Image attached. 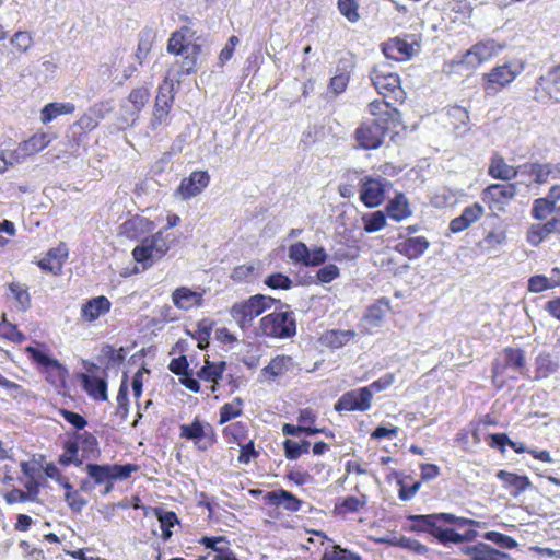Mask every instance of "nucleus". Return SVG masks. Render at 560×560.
Wrapping results in <instances>:
<instances>
[{"label": "nucleus", "instance_id": "33", "mask_svg": "<svg viewBox=\"0 0 560 560\" xmlns=\"http://www.w3.org/2000/svg\"><path fill=\"white\" fill-rule=\"evenodd\" d=\"M83 389L96 400L107 399V383L104 378L91 376L84 373L80 374Z\"/></svg>", "mask_w": 560, "mask_h": 560}, {"label": "nucleus", "instance_id": "35", "mask_svg": "<svg viewBox=\"0 0 560 560\" xmlns=\"http://www.w3.org/2000/svg\"><path fill=\"white\" fill-rule=\"evenodd\" d=\"M74 436L79 443L80 451L82 452V458L94 459L100 453L98 441L95 435L91 432H75Z\"/></svg>", "mask_w": 560, "mask_h": 560}, {"label": "nucleus", "instance_id": "37", "mask_svg": "<svg viewBox=\"0 0 560 560\" xmlns=\"http://www.w3.org/2000/svg\"><path fill=\"white\" fill-rule=\"evenodd\" d=\"M354 330H329L326 331L322 337V342L326 347L336 350L342 348L355 337Z\"/></svg>", "mask_w": 560, "mask_h": 560}, {"label": "nucleus", "instance_id": "13", "mask_svg": "<svg viewBox=\"0 0 560 560\" xmlns=\"http://www.w3.org/2000/svg\"><path fill=\"white\" fill-rule=\"evenodd\" d=\"M209 183L210 175L207 171H195L182 179L175 194L183 200H189L200 195Z\"/></svg>", "mask_w": 560, "mask_h": 560}, {"label": "nucleus", "instance_id": "39", "mask_svg": "<svg viewBox=\"0 0 560 560\" xmlns=\"http://www.w3.org/2000/svg\"><path fill=\"white\" fill-rule=\"evenodd\" d=\"M62 488L66 490L65 501L67 502L69 509L73 513H80L86 505L88 501L83 498L80 490L73 488L69 479H62Z\"/></svg>", "mask_w": 560, "mask_h": 560}, {"label": "nucleus", "instance_id": "55", "mask_svg": "<svg viewBox=\"0 0 560 560\" xmlns=\"http://www.w3.org/2000/svg\"><path fill=\"white\" fill-rule=\"evenodd\" d=\"M549 235H550V233L548 232V230L545 228V225L541 222H539L536 224H532L529 226L527 234H526V241L532 246H538Z\"/></svg>", "mask_w": 560, "mask_h": 560}, {"label": "nucleus", "instance_id": "61", "mask_svg": "<svg viewBox=\"0 0 560 560\" xmlns=\"http://www.w3.org/2000/svg\"><path fill=\"white\" fill-rule=\"evenodd\" d=\"M308 254V247L302 242H298L289 247V257L294 262H299L306 266Z\"/></svg>", "mask_w": 560, "mask_h": 560}, {"label": "nucleus", "instance_id": "20", "mask_svg": "<svg viewBox=\"0 0 560 560\" xmlns=\"http://www.w3.org/2000/svg\"><path fill=\"white\" fill-rule=\"evenodd\" d=\"M112 303L104 296L100 295L88 300L81 306V318L85 322H94L102 315L107 314L110 311Z\"/></svg>", "mask_w": 560, "mask_h": 560}, {"label": "nucleus", "instance_id": "44", "mask_svg": "<svg viewBox=\"0 0 560 560\" xmlns=\"http://www.w3.org/2000/svg\"><path fill=\"white\" fill-rule=\"evenodd\" d=\"M558 363L552 359L549 353H540L536 358V373L538 377H548L556 373Z\"/></svg>", "mask_w": 560, "mask_h": 560}, {"label": "nucleus", "instance_id": "11", "mask_svg": "<svg viewBox=\"0 0 560 560\" xmlns=\"http://www.w3.org/2000/svg\"><path fill=\"white\" fill-rule=\"evenodd\" d=\"M389 126L378 121L364 122L355 130L358 145L364 150H374L381 147Z\"/></svg>", "mask_w": 560, "mask_h": 560}, {"label": "nucleus", "instance_id": "60", "mask_svg": "<svg viewBox=\"0 0 560 560\" xmlns=\"http://www.w3.org/2000/svg\"><path fill=\"white\" fill-rule=\"evenodd\" d=\"M199 544L203 545L208 549L213 550L215 555L224 551L225 547L230 546V542L224 536H203L199 539Z\"/></svg>", "mask_w": 560, "mask_h": 560}, {"label": "nucleus", "instance_id": "5", "mask_svg": "<svg viewBox=\"0 0 560 560\" xmlns=\"http://www.w3.org/2000/svg\"><path fill=\"white\" fill-rule=\"evenodd\" d=\"M138 468L136 464H88L86 474L88 477L93 480L94 485L104 486L103 494H107L113 490L115 481L128 479Z\"/></svg>", "mask_w": 560, "mask_h": 560}, {"label": "nucleus", "instance_id": "25", "mask_svg": "<svg viewBox=\"0 0 560 560\" xmlns=\"http://www.w3.org/2000/svg\"><path fill=\"white\" fill-rule=\"evenodd\" d=\"M483 214V207L479 203H474L471 206L466 207L462 214L455 219H453L450 223V230L453 233H458L466 230L474 222L479 220Z\"/></svg>", "mask_w": 560, "mask_h": 560}, {"label": "nucleus", "instance_id": "19", "mask_svg": "<svg viewBox=\"0 0 560 560\" xmlns=\"http://www.w3.org/2000/svg\"><path fill=\"white\" fill-rule=\"evenodd\" d=\"M153 516L156 518V524H153V535H161L164 541L168 540L172 536V527L179 524L177 515L172 511H163L161 509H153Z\"/></svg>", "mask_w": 560, "mask_h": 560}, {"label": "nucleus", "instance_id": "8", "mask_svg": "<svg viewBox=\"0 0 560 560\" xmlns=\"http://www.w3.org/2000/svg\"><path fill=\"white\" fill-rule=\"evenodd\" d=\"M174 241L173 234H165V231H158L155 234L142 238V270L161 260Z\"/></svg>", "mask_w": 560, "mask_h": 560}, {"label": "nucleus", "instance_id": "34", "mask_svg": "<svg viewBox=\"0 0 560 560\" xmlns=\"http://www.w3.org/2000/svg\"><path fill=\"white\" fill-rule=\"evenodd\" d=\"M75 105L73 103L51 102L40 109V121L45 125L49 124L60 115H70L74 113Z\"/></svg>", "mask_w": 560, "mask_h": 560}, {"label": "nucleus", "instance_id": "42", "mask_svg": "<svg viewBox=\"0 0 560 560\" xmlns=\"http://www.w3.org/2000/svg\"><path fill=\"white\" fill-rule=\"evenodd\" d=\"M497 477L506 486H511L516 489L514 495L525 491L530 486V481L526 476H520L505 470H499Z\"/></svg>", "mask_w": 560, "mask_h": 560}, {"label": "nucleus", "instance_id": "49", "mask_svg": "<svg viewBox=\"0 0 560 560\" xmlns=\"http://www.w3.org/2000/svg\"><path fill=\"white\" fill-rule=\"evenodd\" d=\"M285 457L290 460L298 459L302 454H307L310 452L311 443L306 440L301 443L285 440L283 442Z\"/></svg>", "mask_w": 560, "mask_h": 560}, {"label": "nucleus", "instance_id": "16", "mask_svg": "<svg viewBox=\"0 0 560 560\" xmlns=\"http://www.w3.org/2000/svg\"><path fill=\"white\" fill-rule=\"evenodd\" d=\"M389 100L378 101L375 100L369 104V112L371 115L377 117L374 121H378L382 125L396 127L399 125L400 114Z\"/></svg>", "mask_w": 560, "mask_h": 560}, {"label": "nucleus", "instance_id": "52", "mask_svg": "<svg viewBox=\"0 0 560 560\" xmlns=\"http://www.w3.org/2000/svg\"><path fill=\"white\" fill-rule=\"evenodd\" d=\"M506 242V232L503 229H495L483 237L482 245L488 250L498 249Z\"/></svg>", "mask_w": 560, "mask_h": 560}, {"label": "nucleus", "instance_id": "9", "mask_svg": "<svg viewBox=\"0 0 560 560\" xmlns=\"http://www.w3.org/2000/svg\"><path fill=\"white\" fill-rule=\"evenodd\" d=\"M556 199L546 198L536 199L533 203L532 215L541 222L550 234H560V206Z\"/></svg>", "mask_w": 560, "mask_h": 560}, {"label": "nucleus", "instance_id": "43", "mask_svg": "<svg viewBox=\"0 0 560 560\" xmlns=\"http://www.w3.org/2000/svg\"><path fill=\"white\" fill-rule=\"evenodd\" d=\"M472 48L477 52L479 60L481 62H485L490 58L494 57L495 55H498L502 49V45L498 44L493 39H488L475 44Z\"/></svg>", "mask_w": 560, "mask_h": 560}, {"label": "nucleus", "instance_id": "3", "mask_svg": "<svg viewBox=\"0 0 560 560\" xmlns=\"http://www.w3.org/2000/svg\"><path fill=\"white\" fill-rule=\"evenodd\" d=\"M276 300L264 294H256L247 300L234 303L231 306L230 315L243 330L252 326L253 320L265 311L271 308Z\"/></svg>", "mask_w": 560, "mask_h": 560}, {"label": "nucleus", "instance_id": "62", "mask_svg": "<svg viewBox=\"0 0 560 560\" xmlns=\"http://www.w3.org/2000/svg\"><path fill=\"white\" fill-rule=\"evenodd\" d=\"M58 412L69 424L79 431L88 425L86 419L78 412L65 408L59 409Z\"/></svg>", "mask_w": 560, "mask_h": 560}, {"label": "nucleus", "instance_id": "12", "mask_svg": "<svg viewBox=\"0 0 560 560\" xmlns=\"http://www.w3.org/2000/svg\"><path fill=\"white\" fill-rule=\"evenodd\" d=\"M372 394L370 388H359L345 393L335 405L338 411H366L371 408Z\"/></svg>", "mask_w": 560, "mask_h": 560}, {"label": "nucleus", "instance_id": "50", "mask_svg": "<svg viewBox=\"0 0 560 560\" xmlns=\"http://www.w3.org/2000/svg\"><path fill=\"white\" fill-rule=\"evenodd\" d=\"M100 118L101 116L96 110L90 109L80 116V118L74 122V126L79 127L85 136L88 132L97 128Z\"/></svg>", "mask_w": 560, "mask_h": 560}, {"label": "nucleus", "instance_id": "38", "mask_svg": "<svg viewBox=\"0 0 560 560\" xmlns=\"http://www.w3.org/2000/svg\"><path fill=\"white\" fill-rule=\"evenodd\" d=\"M62 447L63 453L58 458V463L61 466L67 467L72 464L75 466H81L83 464L82 456H79L80 447L74 435L72 439H68L67 441H65Z\"/></svg>", "mask_w": 560, "mask_h": 560}, {"label": "nucleus", "instance_id": "21", "mask_svg": "<svg viewBox=\"0 0 560 560\" xmlns=\"http://www.w3.org/2000/svg\"><path fill=\"white\" fill-rule=\"evenodd\" d=\"M444 513H434L427 515H409L412 532H424L434 536L440 524H444Z\"/></svg>", "mask_w": 560, "mask_h": 560}, {"label": "nucleus", "instance_id": "45", "mask_svg": "<svg viewBox=\"0 0 560 560\" xmlns=\"http://www.w3.org/2000/svg\"><path fill=\"white\" fill-rule=\"evenodd\" d=\"M0 339L8 340L13 343H22L25 340V335L15 324L9 323L3 318L0 323Z\"/></svg>", "mask_w": 560, "mask_h": 560}, {"label": "nucleus", "instance_id": "56", "mask_svg": "<svg viewBox=\"0 0 560 560\" xmlns=\"http://www.w3.org/2000/svg\"><path fill=\"white\" fill-rule=\"evenodd\" d=\"M483 538L505 549H513L518 545L513 537L493 530L485 533Z\"/></svg>", "mask_w": 560, "mask_h": 560}, {"label": "nucleus", "instance_id": "23", "mask_svg": "<svg viewBox=\"0 0 560 560\" xmlns=\"http://www.w3.org/2000/svg\"><path fill=\"white\" fill-rule=\"evenodd\" d=\"M172 101L173 96L171 95L170 86L161 88L155 100V108L151 121L152 129L166 121Z\"/></svg>", "mask_w": 560, "mask_h": 560}, {"label": "nucleus", "instance_id": "57", "mask_svg": "<svg viewBox=\"0 0 560 560\" xmlns=\"http://www.w3.org/2000/svg\"><path fill=\"white\" fill-rule=\"evenodd\" d=\"M481 549L477 550V560H512L510 555L499 551L488 544H481Z\"/></svg>", "mask_w": 560, "mask_h": 560}, {"label": "nucleus", "instance_id": "54", "mask_svg": "<svg viewBox=\"0 0 560 560\" xmlns=\"http://www.w3.org/2000/svg\"><path fill=\"white\" fill-rule=\"evenodd\" d=\"M223 371L224 363L217 365L207 362V364L198 371L197 375L200 380L217 383L218 380L222 377Z\"/></svg>", "mask_w": 560, "mask_h": 560}, {"label": "nucleus", "instance_id": "4", "mask_svg": "<svg viewBox=\"0 0 560 560\" xmlns=\"http://www.w3.org/2000/svg\"><path fill=\"white\" fill-rule=\"evenodd\" d=\"M296 334V322L291 311L273 312L264 316L256 328V336L277 339L291 338Z\"/></svg>", "mask_w": 560, "mask_h": 560}, {"label": "nucleus", "instance_id": "53", "mask_svg": "<svg viewBox=\"0 0 560 560\" xmlns=\"http://www.w3.org/2000/svg\"><path fill=\"white\" fill-rule=\"evenodd\" d=\"M338 10L350 23H355L360 20L357 0H338Z\"/></svg>", "mask_w": 560, "mask_h": 560}, {"label": "nucleus", "instance_id": "18", "mask_svg": "<svg viewBox=\"0 0 560 560\" xmlns=\"http://www.w3.org/2000/svg\"><path fill=\"white\" fill-rule=\"evenodd\" d=\"M205 291H195L188 287L176 288L171 295L173 304L180 311H189L203 304Z\"/></svg>", "mask_w": 560, "mask_h": 560}, {"label": "nucleus", "instance_id": "64", "mask_svg": "<svg viewBox=\"0 0 560 560\" xmlns=\"http://www.w3.org/2000/svg\"><path fill=\"white\" fill-rule=\"evenodd\" d=\"M459 67H465L467 70H472L479 67L482 62L479 60L477 52L471 47L462 57L454 61Z\"/></svg>", "mask_w": 560, "mask_h": 560}, {"label": "nucleus", "instance_id": "24", "mask_svg": "<svg viewBox=\"0 0 560 560\" xmlns=\"http://www.w3.org/2000/svg\"><path fill=\"white\" fill-rule=\"evenodd\" d=\"M429 246L430 243L424 236H416L398 242L395 249L409 259H417Z\"/></svg>", "mask_w": 560, "mask_h": 560}, {"label": "nucleus", "instance_id": "30", "mask_svg": "<svg viewBox=\"0 0 560 560\" xmlns=\"http://www.w3.org/2000/svg\"><path fill=\"white\" fill-rule=\"evenodd\" d=\"M517 192V184H493L485 190L486 197L495 203H508Z\"/></svg>", "mask_w": 560, "mask_h": 560}, {"label": "nucleus", "instance_id": "10", "mask_svg": "<svg viewBox=\"0 0 560 560\" xmlns=\"http://www.w3.org/2000/svg\"><path fill=\"white\" fill-rule=\"evenodd\" d=\"M180 438L194 441L195 445L206 451L215 442V434L213 428L196 418L190 424L180 425Z\"/></svg>", "mask_w": 560, "mask_h": 560}, {"label": "nucleus", "instance_id": "59", "mask_svg": "<svg viewBox=\"0 0 560 560\" xmlns=\"http://www.w3.org/2000/svg\"><path fill=\"white\" fill-rule=\"evenodd\" d=\"M12 46L20 52H26L33 45V37L26 31H18L11 38Z\"/></svg>", "mask_w": 560, "mask_h": 560}, {"label": "nucleus", "instance_id": "26", "mask_svg": "<svg viewBox=\"0 0 560 560\" xmlns=\"http://www.w3.org/2000/svg\"><path fill=\"white\" fill-rule=\"evenodd\" d=\"M382 50L387 58L394 60L409 59L415 52L413 45L399 37L386 42Z\"/></svg>", "mask_w": 560, "mask_h": 560}, {"label": "nucleus", "instance_id": "17", "mask_svg": "<svg viewBox=\"0 0 560 560\" xmlns=\"http://www.w3.org/2000/svg\"><path fill=\"white\" fill-rule=\"evenodd\" d=\"M524 67L518 60L509 61L502 66L493 68L486 74L487 81L490 84L505 86L510 84L523 71Z\"/></svg>", "mask_w": 560, "mask_h": 560}, {"label": "nucleus", "instance_id": "1", "mask_svg": "<svg viewBox=\"0 0 560 560\" xmlns=\"http://www.w3.org/2000/svg\"><path fill=\"white\" fill-rule=\"evenodd\" d=\"M24 351L49 384L59 389L67 387L68 370L51 355V351L45 342L34 341V345L25 347Z\"/></svg>", "mask_w": 560, "mask_h": 560}, {"label": "nucleus", "instance_id": "27", "mask_svg": "<svg viewBox=\"0 0 560 560\" xmlns=\"http://www.w3.org/2000/svg\"><path fill=\"white\" fill-rule=\"evenodd\" d=\"M293 366L294 362L292 357L284 354L277 355L261 370L260 376L266 380L273 381L278 376L291 371Z\"/></svg>", "mask_w": 560, "mask_h": 560}, {"label": "nucleus", "instance_id": "46", "mask_svg": "<svg viewBox=\"0 0 560 560\" xmlns=\"http://www.w3.org/2000/svg\"><path fill=\"white\" fill-rule=\"evenodd\" d=\"M320 560H361V557L339 545H330L325 548Z\"/></svg>", "mask_w": 560, "mask_h": 560}, {"label": "nucleus", "instance_id": "41", "mask_svg": "<svg viewBox=\"0 0 560 560\" xmlns=\"http://www.w3.org/2000/svg\"><path fill=\"white\" fill-rule=\"evenodd\" d=\"M259 273V266L252 262L235 267L231 278L236 282H252L258 278Z\"/></svg>", "mask_w": 560, "mask_h": 560}, {"label": "nucleus", "instance_id": "48", "mask_svg": "<svg viewBox=\"0 0 560 560\" xmlns=\"http://www.w3.org/2000/svg\"><path fill=\"white\" fill-rule=\"evenodd\" d=\"M364 223V231L366 233H374L381 231L386 225V217L382 211H374L362 217Z\"/></svg>", "mask_w": 560, "mask_h": 560}, {"label": "nucleus", "instance_id": "29", "mask_svg": "<svg viewBox=\"0 0 560 560\" xmlns=\"http://www.w3.org/2000/svg\"><path fill=\"white\" fill-rule=\"evenodd\" d=\"M559 170L552 164L530 163L521 165V175H529L534 177V182L544 184L550 177H556Z\"/></svg>", "mask_w": 560, "mask_h": 560}, {"label": "nucleus", "instance_id": "22", "mask_svg": "<svg viewBox=\"0 0 560 560\" xmlns=\"http://www.w3.org/2000/svg\"><path fill=\"white\" fill-rule=\"evenodd\" d=\"M488 174L495 179H501L505 182L511 180L517 174H521V165L514 167L508 164L503 156L495 153L492 155L490 160Z\"/></svg>", "mask_w": 560, "mask_h": 560}, {"label": "nucleus", "instance_id": "51", "mask_svg": "<svg viewBox=\"0 0 560 560\" xmlns=\"http://www.w3.org/2000/svg\"><path fill=\"white\" fill-rule=\"evenodd\" d=\"M243 400L238 397L220 408V423H225L242 415Z\"/></svg>", "mask_w": 560, "mask_h": 560}, {"label": "nucleus", "instance_id": "7", "mask_svg": "<svg viewBox=\"0 0 560 560\" xmlns=\"http://www.w3.org/2000/svg\"><path fill=\"white\" fill-rule=\"evenodd\" d=\"M359 197L368 208H376L383 203L392 183L380 175H364L359 180Z\"/></svg>", "mask_w": 560, "mask_h": 560}, {"label": "nucleus", "instance_id": "6", "mask_svg": "<svg viewBox=\"0 0 560 560\" xmlns=\"http://www.w3.org/2000/svg\"><path fill=\"white\" fill-rule=\"evenodd\" d=\"M370 78L374 88L385 100L396 104L405 101L406 93L397 73L390 72L385 66H377L371 71Z\"/></svg>", "mask_w": 560, "mask_h": 560}, {"label": "nucleus", "instance_id": "32", "mask_svg": "<svg viewBox=\"0 0 560 560\" xmlns=\"http://www.w3.org/2000/svg\"><path fill=\"white\" fill-rule=\"evenodd\" d=\"M442 525L443 524H440L433 537L436 538L438 541L444 546H447L451 542L460 544L464 541H471L477 537V532L474 529H469L464 534H459L456 533L454 529L443 528Z\"/></svg>", "mask_w": 560, "mask_h": 560}, {"label": "nucleus", "instance_id": "36", "mask_svg": "<svg viewBox=\"0 0 560 560\" xmlns=\"http://www.w3.org/2000/svg\"><path fill=\"white\" fill-rule=\"evenodd\" d=\"M51 142V137L44 131L36 132L20 143L19 148L25 155H33L43 151Z\"/></svg>", "mask_w": 560, "mask_h": 560}, {"label": "nucleus", "instance_id": "15", "mask_svg": "<svg viewBox=\"0 0 560 560\" xmlns=\"http://www.w3.org/2000/svg\"><path fill=\"white\" fill-rule=\"evenodd\" d=\"M536 95L541 102L548 100L560 101V72L557 67L539 78Z\"/></svg>", "mask_w": 560, "mask_h": 560}, {"label": "nucleus", "instance_id": "63", "mask_svg": "<svg viewBox=\"0 0 560 560\" xmlns=\"http://www.w3.org/2000/svg\"><path fill=\"white\" fill-rule=\"evenodd\" d=\"M366 504V499H359L357 497L349 495L342 500V502L336 506V509L341 513L345 512H358Z\"/></svg>", "mask_w": 560, "mask_h": 560}, {"label": "nucleus", "instance_id": "14", "mask_svg": "<svg viewBox=\"0 0 560 560\" xmlns=\"http://www.w3.org/2000/svg\"><path fill=\"white\" fill-rule=\"evenodd\" d=\"M68 255L69 250L66 243L60 242L57 247L50 248L37 265L42 271L58 276L62 271Z\"/></svg>", "mask_w": 560, "mask_h": 560}, {"label": "nucleus", "instance_id": "40", "mask_svg": "<svg viewBox=\"0 0 560 560\" xmlns=\"http://www.w3.org/2000/svg\"><path fill=\"white\" fill-rule=\"evenodd\" d=\"M8 289L15 301L16 308L26 312L31 307V295L26 285L19 282H11Z\"/></svg>", "mask_w": 560, "mask_h": 560}, {"label": "nucleus", "instance_id": "58", "mask_svg": "<svg viewBox=\"0 0 560 560\" xmlns=\"http://www.w3.org/2000/svg\"><path fill=\"white\" fill-rule=\"evenodd\" d=\"M190 49L191 48L186 43L185 36L182 32L173 33L167 45V50L171 54L180 55L184 52H188Z\"/></svg>", "mask_w": 560, "mask_h": 560}, {"label": "nucleus", "instance_id": "31", "mask_svg": "<svg viewBox=\"0 0 560 560\" xmlns=\"http://www.w3.org/2000/svg\"><path fill=\"white\" fill-rule=\"evenodd\" d=\"M267 500L270 504L282 506L289 512H298L302 506L300 499L283 489L268 492Z\"/></svg>", "mask_w": 560, "mask_h": 560}, {"label": "nucleus", "instance_id": "2", "mask_svg": "<svg viewBox=\"0 0 560 560\" xmlns=\"http://www.w3.org/2000/svg\"><path fill=\"white\" fill-rule=\"evenodd\" d=\"M524 351L517 348H505L493 361L492 383L501 389L508 381H516L525 370Z\"/></svg>", "mask_w": 560, "mask_h": 560}, {"label": "nucleus", "instance_id": "47", "mask_svg": "<svg viewBox=\"0 0 560 560\" xmlns=\"http://www.w3.org/2000/svg\"><path fill=\"white\" fill-rule=\"evenodd\" d=\"M558 280L547 278L544 275L532 276L527 281V289L532 293H540L556 288Z\"/></svg>", "mask_w": 560, "mask_h": 560}, {"label": "nucleus", "instance_id": "28", "mask_svg": "<svg viewBox=\"0 0 560 560\" xmlns=\"http://www.w3.org/2000/svg\"><path fill=\"white\" fill-rule=\"evenodd\" d=\"M386 212L387 215L396 222L404 221L412 214L409 201L402 192L396 194V196L388 201Z\"/></svg>", "mask_w": 560, "mask_h": 560}]
</instances>
